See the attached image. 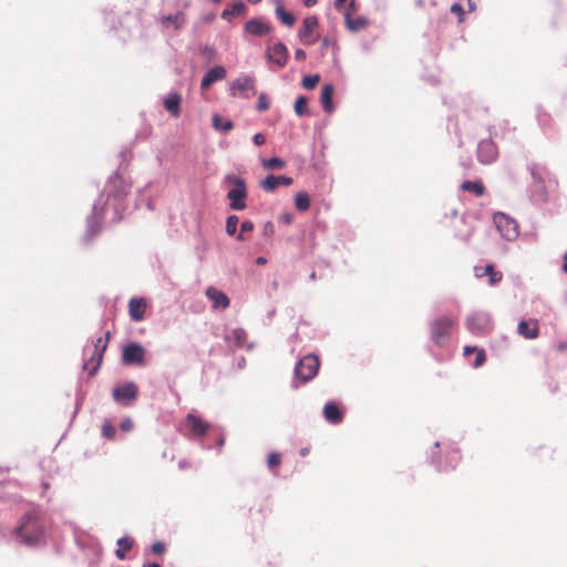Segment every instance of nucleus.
<instances>
[{
    "label": "nucleus",
    "instance_id": "obj_1",
    "mask_svg": "<svg viewBox=\"0 0 567 567\" xmlns=\"http://www.w3.org/2000/svg\"><path fill=\"white\" fill-rule=\"evenodd\" d=\"M130 190L131 184L123 176L115 174L110 177L89 219L91 236L99 233L103 221L117 223L123 218Z\"/></svg>",
    "mask_w": 567,
    "mask_h": 567
},
{
    "label": "nucleus",
    "instance_id": "obj_2",
    "mask_svg": "<svg viewBox=\"0 0 567 567\" xmlns=\"http://www.w3.org/2000/svg\"><path fill=\"white\" fill-rule=\"evenodd\" d=\"M44 523L38 512H30L22 516L14 529V536L28 546L40 544L44 538Z\"/></svg>",
    "mask_w": 567,
    "mask_h": 567
},
{
    "label": "nucleus",
    "instance_id": "obj_3",
    "mask_svg": "<svg viewBox=\"0 0 567 567\" xmlns=\"http://www.w3.org/2000/svg\"><path fill=\"white\" fill-rule=\"evenodd\" d=\"M224 183L229 187L226 196L229 200V207L234 210H244L247 207L246 199L248 197L245 179L229 174L225 176Z\"/></svg>",
    "mask_w": 567,
    "mask_h": 567
},
{
    "label": "nucleus",
    "instance_id": "obj_4",
    "mask_svg": "<svg viewBox=\"0 0 567 567\" xmlns=\"http://www.w3.org/2000/svg\"><path fill=\"white\" fill-rule=\"evenodd\" d=\"M334 7L342 12L347 28L352 32H358L369 25V20L364 17L355 16L358 6L355 0H336Z\"/></svg>",
    "mask_w": 567,
    "mask_h": 567
},
{
    "label": "nucleus",
    "instance_id": "obj_5",
    "mask_svg": "<svg viewBox=\"0 0 567 567\" xmlns=\"http://www.w3.org/2000/svg\"><path fill=\"white\" fill-rule=\"evenodd\" d=\"M455 323L456 320L450 316H441L433 320L430 324L433 342L439 347L445 346Z\"/></svg>",
    "mask_w": 567,
    "mask_h": 567
},
{
    "label": "nucleus",
    "instance_id": "obj_6",
    "mask_svg": "<svg viewBox=\"0 0 567 567\" xmlns=\"http://www.w3.org/2000/svg\"><path fill=\"white\" fill-rule=\"evenodd\" d=\"M320 360L315 354L305 355L295 368L296 377L302 382L312 380L319 370Z\"/></svg>",
    "mask_w": 567,
    "mask_h": 567
},
{
    "label": "nucleus",
    "instance_id": "obj_7",
    "mask_svg": "<svg viewBox=\"0 0 567 567\" xmlns=\"http://www.w3.org/2000/svg\"><path fill=\"white\" fill-rule=\"evenodd\" d=\"M109 340L110 332L107 331L104 337H99L94 342L91 357L84 363V369L89 370L90 374H94L100 368Z\"/></svg>",
    "mask_w": 567,
    "mask_h": 567
},
{
    "label": "nucleus",
    "instance_id": "obj_8",
    "mask_svg": "<svg viewBox=\"0 0 567 567\" xmlns=\"http://www.w3.org/2000/svg\"><path fill=\"white\" fill-rule=\"evenodd\" d=\"M298 38L305 45H312L319 40L320 33L317 16H308L302 20Z\"/></svg>",
    "mask_w": 567,
    "mask_h": 567
},
{
    "label": "nucleus",
    "instance_id": "obj_9",
    "mask_svg": "<svg viewBox=\"0 0 567 567\" xmlns=\"http://www.w3.org/2000/svg\"><path fill=\"white\" fill-rule=\"evenodd\" d=\"M493 221L501 234L507 240H513L518 236V224L504 213H495Z\"/></svg>",
    "mask_w": 567,
    "mask_h": 567
},
{
    "label": "nucleus",
    "instance_id": "obj_10",
    "mask_svg": "<svg viewBox=\"0 0 567 567\" xmlns=\"http://www.w3.org/2000/svg\"><path fill=\"white\" fill-rule=\"evenodd\" d=\"M530 175L534 179V195L540 202L547 200V193L545 189V183L549 178L548 171L538 164H532L529 166Z\"/></svg>",
    "mask_w": 567,
    "mask_h": 567
},
{
    "label": "nucleus",
    "instance_id": "obj_11",
    "mask_svg": "<svg viewBox=\"0 0 567 567\" xmlns=\"http://www.w3.org/2000/svg\"><path fill=\"white\" fill-rule=\"evenodd\" d=\"M274 31V25L264 19L252 18L244 24V33L252 37L262 38Z\"/></svg>",
    "mask_w": 567,
    "mask_h": 567
},
{
    "label": "nucleus",
    "instance_id": "obj_12",
    "mask_svg": "<svg viewBox=\"0 0 567 567\" xmlns=\"http://www.w3.org/2000/svg\"><path fill=\"white\" fill-rule=\"evenodd\" d=\"M230 93L233 96L250 97L255 94V79L249 75L238 78L230 84Z\"/></svg>",
    "mask_w": 567,
    "mask_h": 567
},
{
    "label": "nucleus",
    "instance_id": "obj_13",
    "mask_svg": "<svg viewBox=\"0 0 567 567\" xmlns=\"http://www.w3.org/2000/svg\"><path fill=\"white\" fill-rule=\"evenodd\" d=\"M122 361L124 364L143 365L145 363V350L138 343H130L124 347L122 352Z\"/></svg>",
    "mask_w": 567,
    "mask_h": 567
},
{
    "label": "nucleus",
    "instance_id": "obj_14",
    "mask_svg": "<svg viewBox=\"0 0 567 567\" xmlns=\"http://www.w3.org/2000/svg\"><path fill=\"white\" fill-rule=\"evenodd\" d=\"M466 327L473 334H485L491 330L489 317L484 313H472L466 320Z\"/></svg>",
    "mask_w": 567,
    "mask_h": 567
},
{
    "label": "nucleus",
    "instance_id": "obj_15",
    "mask_svg": "<svg viewBox=\"0 0 567 567\" xmlns=\"http://www.w3.org/2000/svg\"><path fill=\"white\" fill-rule=\"evenodd\" d=\"M266 55L270 62L275 63L280 69L287 64L289 58L288 49L281 42L268 45Z\"/></svg>",
    "mask_w": 567,
    "mask_h": 567
},
{
    "label": "nucleus",
    "instance_id": "obj_16",
    "mask_svg": "<svg viewBox=\"0 0 567 567\" xmlns=\"http://www.w3.org/2000/svg\"><path fill=\"white\" fill-rule=\"evenodd\" d=\"M138 389L135 383L127 382L114 388L113 398L117 402L128 403L137 398Z\"/></svg>",
    "mask_w": 567,
    "mask_h": 567
},
{
    "label": "nucleus",
    "instance_id": "obj_17",
    "mask_svg": "<svg viewBox=\"0 0 567 567\" xmlns=\"http://www.w3.org/2000/svg\"><path fill=\"white\" fill-rule=\"evenodd\" d=\"M497 146L491 140H483L477 147L478 161L483 164H489L497 157Z\"/></svg>",
    "mask_w": 567,
    "mask_h": 567
},
{
    "label": "nucleus",
    "instance_id": "obj_18",
    "mask_svg": "<svg viewBox=\"0 0 567 567\" xmlns=\"http://www.w3.org/2000/svg\"><path fill=\"white\" fill-rule=\"evenodd\" d=\"M186 425L189 431L196 436H204L210 430V424L194 414H187Z\"/></svg>",
    "mask_w": 567,
    "mask_h": 567
},
{
    "label": "nucleus",
    "instance_id": "obj_19",
    "mask_svg": "<svg viewBox=\"0 0 567 567\" xmlns=\"http://www.w3.org/2000/svg\"><path fill=\"white\" fill-rule=\"evenodd\" d=\"M292 182V178L288 176L269 175L260 183V186L265 192L270 193L279 186H290Z\"/></svg>",
    "mask_w": 567,
    "mask_h": 567
},
{
    "label": "nucleus",
    "instance_id": "obj_20",
    "mask_svg": "<svg viewBox=\"0 0 567 567\" xmlns=\"http://www.w3.org/2000/svg\"><path fill=\"white\" fill-rule=\"evenodd\" d=\"M206 296L212 301L213 308L215 309H226L230 305V300L227 295L215 287H208L206 290Z\"/></svg>",
    "mask_w": 567,
    "mask_h": 567
},
{
    "label": "nucleus",
    "instance_id": "obj_21",
    "mask_svg": "<svg viewBox=\"0 0 567 567\" xmlns=\"http://www.w3.org/2000/svg\"><path fill=\"white\" fill-rule=\"evenodd\" d=\"M226 76V69L221 65H217L213 69H210L206 75L203 78L200 82V89L203 91H206L210 87L213 83L216 81L224 80Z\"/></svg>",
    "mask_w": 567,
    "mask_h": 567
},
{
    "label": "nucleus",
    "instance_id": "obj_22",
    "mask_svg": "<svg viewBox=\"0 0 567 567\" xmlns=\"http://www.w3.org/2000/svg\"><path fill=\"white\" fill-rule=\"evenodd\" d=\"M518 333L525 339H536L539 334V324L536 319L522 320L517 327Z\"/></svg>",
    "mask_w": 567,
    "mask_h": 567
},
{
    "label": "nucleus",
    "instance_id": "obj_23",
    "mask_svg": "<svg viewBox=\"0 0 567 567\" xmlns=\"http://www.w3.org/2000/svg\"><path fill=\"white\" fill-rule=\"evenodd\" d=\"M323 416L331 424H339L343 420V412L336 402H328L323 408Z\"/></svg>",
    "mask_w": 567,
    "mask_h": 567
},
{
    "label": "nucleus",
    "instance_id": "obj_24",
    "mask_svg": "<svg viewBox=\"0 0 567 567\" xmlns=\"http://www.w3.org/2000/svg\"><path fill=\"white\" fill-rule=\"evenodd\" d=\"M146 310V302L144 299L132 298L128 302V312L133 321H142Z\"/></svg>",
    "mask_w": 567,
    "mask_h": 567
},
{
    "label": "nucleus",
    "instance_id": "obj_25",
    "mask_svg": "<svg viewBox=\"0 0 567 567\" xmlns=\"http://www.w3.org/2000/svg\"><path fill=\"white\" fill-rule=\"evenodd\" d=\"M226 341L235 348H245L247 343V332L243 328H236L226 336Z\"/></svg>",
    "mask_w": 567,
    "mask_h": 567
},
{
    "label": "nucleus",
    "instance_id": "obj_26",
    "mask_svg": "<svg viewBox=\"0 0 567 567\" xmlns=\"http://www.w3.org/2000/svg\"><path fill=\"white\" fill-rule=\"evenodd\" d=\"M181 95L178 93H172L164 100V107L176 118L181 115Z\"/></svg>",
    "mask_w": 567,
    "mask_h": 567
},
{
    "label": "nucleus",
    "instance_id": "obj_27",
    "mask_svg": "<svg viewBox=\"0 0 567 567\" xmlns=\"http://www.w3.org/2000/svg\"><path fill=\"white\" fill-rule=\"evenodd\" d=\"M461 190L482 197L486 193V187L482 181H465L461 184Z\"/></svg>",
    "mask_w": 567,
    "mask_h": 567
},
{
    "label": "nucleus",
    "instance_id": "obj_28",
    "mask_svg": "<svg viewBox=\"0 0 567 567\" xmlns=\"http://www.w3.org/2000/svg\"><path fill=\"white\" fill-rule=\"evenodd\" d=\"M333 92H334V89H333L332 84L323 85L322 91H321L320 102L322 104L323 110L327 113H332V111H333V102H332Z\"/></svg>",
    "mask_w": 567,
    "mask_h": 567
},
{
    "label": "nucleus",
    "instance_id": "obj_29",
    "mask_svg": "<svg viewBox=\"0 0 567 567\" xmlns=\"http://www.w3.org/2000/svg\"><path fill=\"white\" fill-rule=\"evenodd\" d=\"M476 353L475 361L473 362L474 368L482 367L486 361V354L483 349H477L476 347L466 346L464 347L463 354L464 357H470L472 353Z\"/></svg>",
    "mask_w": 567,
    "mask_h": 567
},
{
    "label": "nucleus",
    "instance_id": "obj_30",
    "mask_svg": "<svg viewBox=\"0 0 567 567\" xmlns=\"http://www.w3.org/2000/svg\"><path fill=\"white\" fill-rule=\"evenodd\" d=\"M161 23L165 28H168L169 23H172L175 29H179L185 23V14L177 12L175 14L163 16Z\"/></svg>",
    "mask_w": 567,
    "mask_h": 567
},
{
    "label": "nucleus",
    "instance_id": "obj_31",
    "mask_svg": "<svg viewBox=\"0 0 567 567\" xmlns=\"http://www.w3.org/2000/svg\"><path fill=\"white\" fill-rule=\"evenodd\" d=\"M133 539L130 537H122L117 540L118 548L115 550V555L120 559L125 558V553L128 551L133 546Z\"/></svg>",
    "mask_w": 567,
    "mask_h": 567
},
{
    "label": "nucleus",
    "instance_id": "obj_32",
    "mask_svg": "<svg viewBox=\"0 0 567 567\" xmlns=\"http://www.w3.org/2000/svg\"><path fill=\"white\" fill-rule=\"evenodd\" d=\"M276 16L287 27H292L296 22L295 16L286 11L282 6H277Z\"/></svg>",
    "mask_w": 567,
    "mask_h": 567
},
{
    "label": "nucleus",
    "instance_id": "obj_33",
    "mask_svg": "<svg viewBox=\"0 0 567 567\" xmlns=\"http://www.w3.org/2000/svg\"><path fill=\"white\" fill-rule=\"evenodd\" d=\"M245 4L243 1L238 0L233 3L230 9H225L221 13L223 19H228L230 16H240L245 12Z\"/></svg>",
    "mask_w": 567,
    "mask_h": 567
},
{
    "label": "nucleus",
    "instance_id": "obj_34",
    "mask_svg": "<svg viewBox=\"0 0 567 567\" xmlns=\"http://www.w3.org/2000/svg\"><path fill=\"white\" fill-rule=\"evenodd\" d=\"M295 205L297 209L306 212L310 207V197L307 193L300 192L295 197Z\"/></svg>",
    "mask_w": 567,
    "mask_h": 567
},
{
    "label": "nucleus",
    "instance_id": "obj_35",
    "mask_svg": "<svg viewBox=\"0 0 567 567\" xmlns=\"http://www.w3.org/2000/svg\"><path fill=\"white\" fill-rule=\"evenodd\" d=\"M286 165L285 161L279 157H271L262 161V166L266 169H281Z\"/></svg>",
    "mask_w": 567,
    "mask_h": 567
},
{
    "label": "nucleus",
    "instance_id": "obj_36",
    "mask_svg": "<svg viewBox=\"0 0 567 567\" xmlns=\"http://www.w3.org/2000/svg\"><path fill=\"white\" fill-rule=\"evenodd\" d=\"M213 126L216 128V130H219V131H223V132H228L233 128V122L230 121H223V118L219 116V115H214L213 117Z\"/></svg>",
    "mask_w": 567,
    "mask_h": 567
},
{
    "label": "nucleus",
    "instance_id": "obj_37",
    "mask_svg": "<svg viewBox=\"0 0 567 567\" xmlns=\"http://www.w3.org/2000/svg\"><path fill=\"white\" fill-rule=\"evenodd\" d=\"M488 276L491 284H495L502 279V274L494 270L493 265H487L482 274L477 272V276Z\"/></svg>",
    "mask_w": 567,
    "mask_h": 567
},
{
    "label": "nucleus",
    "instance_id": "obj_38",
    "mask_svg": "<svg viewBox=\"0 0 567 567\" xmlns=\"http://www.w3.org/2000/svg\"><path fill=\"white\" fill-rule=\"evenodd\" d=\"M320 79L321 78L319 74L306 75L302 79V86L306 90H312L318 85V83L320 82Z\"/></svg>",
    "mask_w": 567,
    "mask_h": 567
},
{
    "label": "nucleus",
    "instance_id": "obj_39",
    "mask_svg": "<svg viewBox=\"0 0 567 567\" xmlns=\"http://www.w3.org/2000/svg\"><path fill=\"white\" fill-rule=\"evenodd\" d=\"M308 105V99L303 95L299 96L293 105L295 112L298 116H302L306 113Z\"/></svg>",
    "mask_w": 567,
    "mask_h": 567
},
{
    "label": "nucleus",
    "instance_id": "obj_40",
    "mask_svg": "<svg viewBox=\"0 0 567 567\" xmlns=\"http://www.w3.org/2000/svg\"><path fill=\"white\" fill-rule=\"evenodd\" d=\"M281 464V455L278 452H271L267 458L269 470L274 471Z\"/></svg>",
    "mask_w": 567,
    "mask_h": 567
},
{
    "label": "nucleus",
    "instance_id": "obj_41",
    "mask_svg": "<svg viewBox=\"0 0 567 567\" xmlns=\"http://www.w3.org/2000/svg\"><path fill=\"white\" fill-rule=\"evenodd\" d=\"M239 218L236 215H231L226 220V231L228 235H234L237 230Z\"/></svg>",
    "mask_w": 567,
    "mask_h": 567
},
{
    "label": "nucleus",
    "instance_id": "obj_42",
    "mask_svg": "<svg viewBox=\"0 0 567 567\" xmlns=\"http://www.w3.org/2000/svg\"><path fill=\"white\" fill-rule=\"evenodd\" d=\"M116 430L111 422H105L102 426V434L105 439L112 440L115 436Z\"/></svg>",
    "mask_w": 567,
    "mask_h": 567
},
{
    "label": "nucleus",
    "instance_id": "obj_43",
    "mask_svg": "<svg viewBox=\"0 0 567 567\" xmlns=\"http://www.w3.org/2000/svg\"><path fill=\"white\" fill-rule=\"evenodd\" d=\"M450 10H451L452 13L457 16L458 22H463L465 12H464V9H463L462 4L453 3L451 6Z\"/></svg>",
    "mask_w": 567,
    "mask_h": 567
},
{
    "label": "nucleus",
    "instance_id": "obj_44",
    "mask_svg": "<svg viewBox=\"0 0 567 567\" xmlns=\"http://www.w3.org/2000/svg\"><path fill=\"white\" fill-rule=\"evenodd\" d=\"M269 109V103L265 93H261L258 96L257 110L260 112L267 111Z\"/></svg>",
    "mask_w": 567,
    "mask_h": 567
},
{
    "label": "nucleus",
    "instance_id": "obj_45",
    "mask_svg": "<svg viewBox=\"0 0 567 567\" xmlns=\"http://www.w3.org/2000/svg\"><path fill=\"white\" fill-rule=\"evenodd\" d=\"M252 229H254V224L251 221H249V220L243 221L240 225L239 238H244V234L251 233Z\"/></svg>",
    "mask_w": 567,
    "mask_h": 567
},
{
    "label": "nucleus",
    "instance_id": "obj_46",
    "mask_svg": "<svg viewBox=\"0 0 567 567\" xmlns=\"http://www.w3.org/2000/svg\"><path fill=\"white\" fill-rule=\"evenodd\" d=\"M166 547H165V544L162 543V542H155L153 545H152V551L155 554V555H162L164 551H165Z\"/></svg>",
    "mask_w": 567,
    "mask_h": 567
},
{
    "label": "nucleus",
    "instance_id": "obj_47",
    "mask_svg": "<svg viewBox=\"0 0 567 567\" xmlns=\"http://www.w3.org/2000/svg\"><path fill=\"white\" fill-rule=\"evenodd\" d=\"M120 429L124 432H128L133 429V422L131 419H125L121 422Z\"/></svg>",
    "mask_w": 567,
    "mask_h": 567
},
{
    "label": "nucleus",
    "instance_id": "obj_48",
    "mask_svg": "<svg viewBox=\"0 0 567 567\" xmlns=\"http://www.w3.org/2000/svg\"><path fill=\"white\" fill-rule=\"evenodd\" d=\"M252 140H254V143L258 146L262 145L266 141L265 136L261 133L255 134Z\"/></svg>",
    "mask_w": 567,
    "mask_h": 567
},
{
    "label": "nucleus",
    "instance_id": "obj_49",
    "mask_svg": "<svg viewBox=\"0 0 567 567\" xmlns=\"http://www.w3.org/2000/svg\"><path fill=\"white\" fill-rule=\"evenodd\" d=\"M295 58H296V60L303 61V60H306L307 54L302 49H297L295 51Z\"/></svg>",
    "mask_w": 567,
    "mask_h": 567
},
{
    "label": "nucleus",
    "instance_id": "obj_50",
    "mask_svg": "<svg viewBox=\"0 0 567 567\" xmlns=\"http://www.w3.org/2000/svg\"><path fill=\"white\" fill-rule=\"evenodd\" d=\"M557 350L563 352L567 350V340L557 344Z\"/></svg>",
    "mask_w": 567,
    "mask_h": 567
},
{
    "label": "nucleus",
    "instance_id": "obj_51",
    "mask_svg": "<svg viewBox=\"0 0 567 567\" xmlns=\"http://www.w3.org/2000/svg\"><path fill=\"white\" fill-rule=\"evenodd\" d=\"M318 0H303V4L307 7V8H311L313 7L315 4H317Z\"/></svg>",
    "mask_w": 567,
    "mask_h": 567
},
{
    "label": "nucleus",
    "instance_id": "obj_52",
    "mask_svg": "<svg viewBox=\"0 0 567 567\" xmlns=\"http://www.w3.org/2000/svg\"><path fill=\"white\" fill-rule=\"evenodd\" d=\"M256 262H257L258 265H265V264L267 262V260H266V258H264V257H258V258L256 259Z\"/></svg>",
    "mask_w": 567,
    "mask_h": 567
},
{
    "label": "nucleus",
    "instance_id": "obj_53",
    "mask_svg": "<svg viewBox=\"0 0 567 567\" xmlns=\"http://www.w3.org/2000/svg\"><path fill=\"white\" fill-rule=\"evenodd\" d=\"M143 567H161V565L157 563H146L143 565Z\"/></svg>",
    "mask_w": 567,
    "mask_h": 567
},
{
    "label": "nucleus",
    "instance_id": "obj_54",
    "mask_svg": "<svg viewBox=\"0 0 567 567\" xmlns=\"http://www.w3.org/2000/svg\"><path fill=\"white\" fill-rule=\"evenodd\" d=\"M564 271L567 274V254L564 256V265H563Z\"/></svg>",
    "mask_w": 567,
    "mask_h": 567
},
{
    "label": "nucleus",
    "instance_id": "obj_55",
    "mask_svg": "<svg viewBox=\"0 0 567 567\" xmlns=\"http://www.w3.org/2000/svg\"><path fill=\"white\" fill-rule=\"evenodd\" d=\"M282 218H284V220L286 223H290L291 221V216L290 215H284Z\"/></svg>",
    "mask_w": 567,
    "mask_h": 567
},
{
    "label": "nucleus",
    "instance_id": "obj_56",
    "mask_svg": "<svg viewBox=\"0 0 567 567\" xmlns=\"http://www.w3.org/2000/svg\"><path fill=\"white\" fill-rule=\"evenodd\" d=\"M330 44L329 40L327 38H324L322 40V47H328Z\"/></svg>",
    "mask_w": 567,
    "mask_h": 567
},
{
    "label": "nucleus",
    "instance_id": "obj_57",
    "mask_svg": "<svg viewBox=\"0 0 567 567\" xmlns=\"http://www.w3.org/2000/svg\"><path fill=\"white\" fill-rule=\"evenodd\" d=\"M308 453H309V450H308V449H302V450L300 451V454H301L302 456H306Z\"/></svg>",
    "mask_w": 567,
    "mask_h": 567
},
{
    "label": "nucleus",
    "instance_id": "obj_58",
    "mask_svg": "<svg viewBox=\"0 0 567 567\" xmlns=\"http://www.w3.org/2000/svg\"><path fill=\"white\" fill-rule=\"evenodd\" d=\"M266 228H270V230H272V224H270V223H269V224H267V225H266Z\"/></svg>",
    "mask_w": 567,
    "mask_h": 567
},
{
    "label": "nucleus",
    "instance_id": "obj_59",
    "mask_svg": "<svg viewBox=\"0 0 567 567\" xmlns=\"http://www.w3.org/2000/svg\"><path fill=\"white\" fill-rule=\"evenodd\" d=\"M467 2H468V3H471V0H467ZM470 8H471V10H472V9H473V6H472V4H470Z\"/></svg>",
    "mask_w": 567,
    "mask_h": 567
},
{
    "label": "nucleus",
    "instance_id": "obj_60",
    "mask_svg": "<svg viewBox=\"0 0 567 567\" xmlns=\"http://www.w3.org/2000/svg\"><path fill=\"white\" fill-rule=\"evenodd\" d=\"M214 3H218L220 0H212Z\"/></svg>",
    "mask_w": 567,
    "mask_h": 567
},
{
    "label": "nucleus",
    "instance_id": "obj_61",
    "mask_svg": "<svg viewBox=\"0 0 567 567\" xmlns=\"http://www.w3.org/2000/svg\"><path fill=\"white\" fill-rule=\"evenodd\" d=\"M268 566H269V567H275V566H272V565H271V563H268Z\"/></svg>",
    "mask_w": 567,
    "mask_h": 567
}]
</instances>
